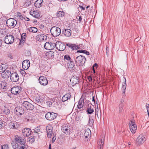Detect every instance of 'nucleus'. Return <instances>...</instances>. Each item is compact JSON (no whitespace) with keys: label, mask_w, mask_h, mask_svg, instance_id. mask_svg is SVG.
Masks as SVG:
<instances>
[{"label":"nucleus","mask_w":149,"mask_h":149,"mask_svg":"<svg viewBox=\"0 0 149 149\" xmlns=\"http://www.w3.org/2000/svg\"><path fill=\"white\" fill-rule=\"evenodd\" d=\"M84 53L85 54H86L87 55H88L89 54V52L85 50V52Z\"/></svg>","instance_id":"052dcab7"},{"label":"nucleus","mask_w":149,"mask_h":149,"mask_svg":"<svg viewBox=\"0 0 149 149\" xmlns=\"http://www.w3.org/2000/svg\"><path fill=\"white\" fill-rule=\"evenodd\" d=\"M71 97V95L69 93H67L64 95L62 97V100L63 102H65L69 99Z\"/></svg>","instance_id":"c85d7f7f"},{"label":"nucleus","mask_w":149,"mask_h":149,"mask_svg":"<svg viewBox=\"0 0 149 149\" xmlns=\"http://www.w3.org/2000/svg\"><path fill=\"white\" fill-rule=\"evenodd\" d=\"M79 78L76 76L72 77L70 80V83L72 86L78 84L79 82Z\"/></svg>","instance_id":"ddd939ff"},{"label":"nucleus","mask_w":149,"mask_h":149,"mask_svg":"<svg viewBox=\"0 0 149 149\" xmlns=\"http://www.w3.org/2000/svg\"><path fill=\"white\" fill-rule=\"evenodd\" d=\"M40 127L39 126H38L35 129L34 131L36 133H38V132H40Z\"/></svg>","instance_id":"49530a36"},{"label":"nucleus","mask_w":149,"mask_h":149,"mask_svg":"<svg viewBox=\"0 0 149 149\" xmlns=\"http://www.w3.org/2000/svg\"><path fill=\"white\" fill-rule=\"evenodd\" d=\"M93 72H94V73H95V70H94V68H93Z\"/></svg>","instance_id":"774afa93"},{"label":"nucleus","mask_w":149,"mask_h":149,"mask_svg":"<svg viewBox=\"0 0 149 149\" xmlns=\"http://www.w3.org/2000/svg\"><path fill=\"white\" fill-rule=\"evenodd\" d=\"M28 141L30 143H32L34 141V138L33 136H31L28 139Z\"/></svg>","instance_id":"c03bdc74"},{"label":"nucleus","mask_w":149,"mask_h":149,"mask_svg":"<svg viewBox=\"0 0 149 149\" xmlns=\"http://www.w3.org/2000/svg\"><path fill=\"white\" fill-rule=\"evenodd\" d=\"M16 123L15 122H11L9 123V126L11 128L15 129L16 128Z\"/></svg>","instance_id":"4c0bfd02"},{"label":"nucleus","mask_w":149,"mask_h":149,"mask_svg":"<svg viewBox=\"0 0 149 149\" xmlns=\"http://www.w3.org/2000/svg\"><path fill=\"white\" fill-rule=\"evenodd\" d=\"M55 43H49V42H46L44 46L45 49L51 50L52 49L55 47Z\"/></svg>","instance_id":"2eb2a0df"},{"label":"nucleus","mask_w":149,"mask_h":149,"mask_svg":"<svg viewBox=\"0 0 149 149\" xmlns=\"http://www.w3.org/2000/svg\"><path fill=\"white\" fill-rule=\"evenodd\" d=\"M6 24L8 27H14L17 24V21L14 19L11 18L7 20Z\"/></svg>","instance_id":"9b49d317"},{"label":"nucleus","mask_w":149,"mask_h":149,"mask_svg":"<svg viewBox=\"0 0 149 149\" xmlns=\"http://www.w3.org/2000/svg\"><path fill=\"white\" fill-rule=\"evenodd\" d=\"M97 66V65L96 63L95 64L93 67V69L94 68V67L95 66Z\"/></svg>","instance_id":"e2e57ef3"},{"label":"nucleus","mask_w":149,"mask_h":149,"mask_svg":"<svg viewBox=\"0 0 149 149\" xmlns=\"http://www.w3.org/2000/svg\"><path fill=\"white\" fill-rule=\"evenodd\" d=\"M91 131L90 129L87 128L86 129L84 133V135L86 138H87L90 136Z\"/></svg>","instance_id":"c756f323"},{"label":"nucleus","mask_w":149,"mask_h":149,"mask_svg":"<svg viewBox=\"0 0 149 149\" xmlns=\"http://www.w3.org/2000/svg\"><path fill=\"white\" fill-rule=\"evenodd\" d=\"M30 66V62L29 60H25L23 61L22 64L23 68L25 70H27Z\"/></svg>","instance_id":"aec40b11"},{"label":"nucleus","mask_w":149,"mask_h":149,"mask_svg":"<svg viewBox=\"0 0 149 149\" xmlns=\"http://www.w3.org/2000/svg\"><path fill=\"white\" fill-rule=\"evenodd\" d=\"M14 40V37L13 36L10 35H6L4 40V42L7 44H12Z\"/></svg>","instance_id":"39448f33"},{"label":"nucleus","mask_w":149,"mask_h":149,"mask_svg":"<svg viewBox=\"0 0 149 149\" xmlns=\"http://www.w3.org/2000/svg\"><path fill=\"white\" fill-rule=\"evenodd\" d=\"M56 117V114L54 113L49 112L45 115L46 118L48 120H52L55 119Z\"/></svg>","instance_id":"6e6552de"},{"label":"nucleus","mask_w":149,"mask_h":149,"mask_svg":"<svg viewBox=\"0 0 149 149\" xmlns=\"http://www.w3.org/2000/svg\"><path fill=\"white\" fill-rule=\"evenodd\" d=\"M15 140L16 142L20 143L19 148V149H26L28 148V146L25 144V141L21 137L16 136Z\"/></svg>","instance_id":"f257e3e1"},{"label":"nucleus","mask_w":149,"mask_h":149,"mask_svg":"<svg viewBox=\"0 0 149 149\" xmlns=\"http://www.w3.org/2000/svg\"><path fill=\"white\" fill-rule=\"evenodd\" d=\"M130 129L133 134L135 133L137 130V125L135 123L134 120H132L129 122Z\"/></svg>","instance_id":"0eeeda50"},{"label":"nucleus","mask_w":149,"mask_h":149,"mask_svg":"<svg viewBox=\"0 0 149 149\" xmlns=\"http://www.w3.org/2000/svg\"><path fill=\"white\" fill-rule=\"evenodd\" d=\"M66 45L68 46L72 50L77 49H79L78 46L74 44H72L70 43H67L66 44Z\"/></svg>","instance_id":"393cba45"},{"label":"nucleus","mask_w":149,"mask_h":149,"mask_svg":"<svg viewBox=\"0 0 149 149\" xmlns=\"http://www.w3.org/2000/svg\"><path fill=\"white\" fill-rule=\"evenodd\" d=\"M146 109H147V112H149V104H146Z\"/></svg>","instance_id":"603ef678"},{"label":"nucleus","mask_w":149,"mask_h":149,"mask_svg":"<svg viewBox=\"0 0 149 149\" xmlns=\"http://www.w3.org/2000/svg\"><path fill=\"white\" fill-rule=\"evenodd\" d=\"M123 109V106L122 104H120L119 105V111L120 113L122 112V110Z\"/></svg>","instance_id":"3c124183"},{"label":"nucleus","mask_w":149,"mask_h":149,"mask_svg":"<svg viewBox=\"0 0 149 149\" xmlns=\"http://www.w3.org/2000/svg\"><path fill=\"white\" fill-rule=\"evenodd\" d=\"M42 0H37L35 3V6L36 8H39L42 6Z\"/></svg>","instance_id":"7c9ffc66"},{"label":"nucleus","mask_w":149,"mask_h":149,"mask_svg":"<svg viewBox=\"0 0 149 149\" xmlns=\"http://www.w3.org/2000/svg\"><path fill=\"white\" fill-rule=\"evenodd\" d=\"M50 32L54 37H57L61 34V29L58 27L53 26L51 29Z\"/></svg>","instance_id":"f03ea898"},{"label":"nucleus","mask_w":149,"mask_h":149,"mask_svg":"<svg viewBox=\"0 0 149 149\" xmlns=\"http://www.w3.org/2000/svg\"><path fill=\"white\" fill-rule=\"evenodd\" d=\"M124 78L125 79V81L124 83L122 84V86L121 88V90L122 91V92L123 93H125V89L126 88V78L124 77Z\"/></svg>","instance_id":"473e14b6"},{"label":"nucleus","mask_w":149,"mask_h":149,"mask_svg":"<svg viewBox=\"0 0 149 149\" xmlns=\"http://www.w3.org/2000/svg\"><path fill=\"white\" fill-rule=\"evenodd\" d=\"M0 84L1 87L3 89H5L8 85L7 83L4 81H1Z\"/></svg>","instance_id":"f704fd0d"},{"label":"nucleus","mask_w":149,"mask_h":149,"mask_svg":"<svg viewBox=\"0 0 149 149\" xmlns=\"http://www.w3.org/2000/svg\"><path fill=\"white\" fill-rule=\"evenodd\" d=\"M36 37L38 40L40 41L46 40L47 39V36L45 35L42 34H40L38 35Z\"/></svg>","instance_id":"b1692460"},{"label":"nucleus","mask_w":149,"mask_h":149,"mask_svg":"<svg viewBox=\"0 0 149 149\" xmlns=\"http://www.w3.org/2000/svg\"><path fill=\"white\" fill-rule=\"evenodd\" d=\"M22 90V88L20 87L19 86L14 87L11 88V91L13 94H19L21 93Z\"/></svg>","instance_id":"f8f14e48"},{"label":"nucleus","mask_w":149,"mask_h":149,"mask_svg":"<svg viewBox=\"0 0 149 149\" xmlns=\"http://www.w3.org/2000/svg\"><path fill=\"white\" fill-rule=\"evenodd\" d=\"M69 62H70V63L68 62V65L69 69L72 71H74L75 69V65L74 64V63L72 62H71V61H70Z\"/></svg>","instance_id":"a878e982"},{"label":"nucleus","mask_w":149,"mask_h":149,"mask_svg":"<svg viewBox=\"0 0 149 149\" xmlns=\"http://www.w3.org/2000/svg\"><path fill=\"white\" fill-rule=\"evenodd\" d=\"M22 107L24 109L31 110L34 109V106L32 104L27 101H24L22 103Z\"/></svg>","instance_id":"423d86ee"},{"label":"nucleus","mask_w":149,"mask_h":149,"mask_svg":"<svg viewBox=\"0 0 149 149\" xmlns=\"http://www.w3.org/2000/svg\"><path fill=\"white\" fill-rule=\"evenodd\" d=\"M39 81L40 83L42 85H46L48 84V81L47 78L43 76L39 77Z\"/></svg>","instance_id":"f3484780"},{"label":"nucleus","mask_w":149,"mask_h":149,"mask_svg":"<svg viewBox=\"0 0 149 149\" xmlns=\"http://www.w3.org/2000/svg\"><path fill=\"white\" fill-rule=\"evenodd\" d=\"M93 106H91V105L90 104L89 106L88 105V108L87 112L88 113L91 114L94 111V110L93 108Z\"/></svg>","instance_id":"c9c22d12"},{"label":"nucleus","mask_w":149,"mask_h":149,"mask_svg":"<svg viewBox=\"0 0 149 149\" xmlns=\"http://www.w3.org/2000/svg\"><path fill=\"white\" fill-rule=\"evenodd\" d=\"M28 30L29 31L33 33L36 32L38 31V29L36 28L33 27L28 28Z\"/></svg>","instance_id":"e433bc0d"},{"label":"nucleus","mask_w":149,"mask_h":149,"mask_svg":"<svg viewBox=\"0 0 149 149\" xmlns=\"http://www.w3.org/2000/svg\"><path fill=\"white\" fill-rule=\"evenodd\" d=\"M65 15L64 12L62 11H60L58 12L57 13V16L59 17H63Z\"/></svg>","instance_id":"58836bf2"},{"label":"nucleus","mask_w":149,"mask_h":149,"mask_svg":"<svg viewBox=\"0 0 149 149\" xmlns=\"http://www.w3.org/2000/svg\"><path fill=\"white\" fill-rule=\"evenodd\" d=\"M49 149H51V144H49Z\"/></svg>","instance_id":"0e129e2a"},{"label":"nucleus","mask_w":149,"mask_h":149,"mask_svg":"<svg viewBox=\"0 0 149 149\" xmlns=\"http://www.w3.org/2000/svg\"><path fill=\"white\" fill-rule=\"evenodd\" d=\"M105 139L104 136L100 138L99 141L97 142L98 147L100 149H102L103 145L104 144V141Z\"/></svg>","instance_id":"5701e85b"},{"label":"nucleus","mask_w":149,"mask_h":149,"mask_svg":"<svg viewBox=\"0 0 149 149\" xmlns=\"http://www.w3.org/2000/svg\"><path fill=\"white\" fill-rule=\"evenodd\" d=\"M11 74L10 71L6 69L2 73V77L3 78L7 79L10 76Z\"/></svg>","instance_id":"6ab92c4d"},{"label":"nucleus","mask_w":149,"mask_h":149,"mask_svg":"<svg viewBox=\"0 0 149 149\" xmlns=\"http://www.w3.org/2000/svg\"><path fill=\"white\" fill-rule=\"evenodd\" d=\"M27 21H29V19L27 17H26V19H25Z\"/></svg>","instance_id":"69168bd1"},{"label":"nucleus","mask_w":149,"mask_h":149,"mask_svg":"<svg viewBox=\"0 0 149 149\" xmlns=\"http://www.w3.org/2000/svg\"><path fill=\"white\" fill-rule=\"evenodd\" d=\"M70 126H68L67 124L63 125L61 128L62 132L66 135H69L71 132Z\"/></svg>","instance_id":"1a4fd4ad"},{"label":"nucleus","mask_w":149,"mask_h":149,"mask_svg":"<svg viewBox=\"0 0 149 149\" xmlns=\"http://www.w3.org/2000/svg\"><path fill=\"white\" fill-rule=\"evenodd\" d=\"M54 52L51 51L47 52L46 54V56L49 58H52L54 57Z\"/></svg>","instance_id":"2f4dec72"},{"label":"nucleus","mask_w":149,"mask_h":149,"mask_svg":"<svg viewBox=\"0 0 149 149\" xmlns=\"http://www.w3.org/2000/svg\"><path fill=\"white\" fill-rule=\"evenodd\" d=\"M88 79L90 81H91L92 80V77L91 76H88Z\"/></svg>","instance_id":"6e6d98bb"},{"label":"nucleus","mask_w":149,"mask_h":149,"mask_svg":"<svg viewBox=\"0 0 149 149\" xmlns=\"http://www.w3.org/2000/svg\"><path fill=\"white\" fill-rule=\"evenodd\" d=\"M56 138V136H53L52 139V143H54L55 141V140Z\"/></svg>","instance_id":"864d4df0"},{"label":"nucleus","mask_w":149,"mask_h":149,"mask_svg":"<svg viewBox=\"0 0 149 149\" xmlns=\"http://www.w3.org/2000/svg\"><path fill=\"white\" fill-rule=\"evenodd\" d=\"M3 65H0V72H1L3 71Z\"/></svg>","instance_id":"4d7b16f0"},{"label":"nucleus","mask_w":149,"mask_h":149,"mask_svg":"<svg viewBox=\"0 0 149 149\" xmlns=\"http://www.w3.org/2000/svg\"><path fill=\"white\" fill-rule=\"evenodd\" d=\"M3 112L6 115L9 114L10 113V110L9 106L6 105L3 108Z\"/></svg>","instance_id":"cd10ccee"},{"label":"nucleus","mask_w":149,"mask_h":149,"mask_svg":"<svg viewBox=\"0 0 149 149\" xmlns=\"http://www.w3.org/2000/svg\"><path fill=\"white\" fill-rule=\"evenodd\" d=\"M146 140L145 136L141 134L139 135L136 139V142L137 144L140 145L143 144Z\"/></svg>","instance_id":"20e7f679"},{"label":"nucleus","mask_w":149,"mask_h":149,"mask_svg":"<svg viewBox=\"0 0 149 149\" xmlns=\"http://www.w3.org/2000/svg\"><path fill=\"white\" fill-rule=\"evenodd\" d=\"M75 120L77 123H80L81 121V118L80 116H76L75 118Z\"/></svg>","instance_id":"37998d69"},{"label":"nucleus","mask_w":149,"mask_h":149,"mask_svg":"<svg viewBox=\"0 0 149 149\" xmlns=\"http://www.w3.org/2000/svg\"><path fill=\"white\" fill-rule=\"evenodd\" d=\"M94 120L91 117L89 118V122L88 123V125L92 126L93 125L94 123Z\"/></svg>","instance_id":"79ce46f5"},{"label":"nucleus","mask_w":149,"mask_h":149,"mask_svg":"<svg viewBox=\"0 0 149 149\" xmlns=\"http://www.w3.org/2000/svg\"><path fill=\"white\" fill-rule=\"evenodd\" d=\"M26 37V34L23 33L22 34L21 39L20 40L19 45H21V43L24 42L25 41V40Z\"/></svg>","instance_id":"72a5a7b5"},{"label":"nucleus","mask_w":149,"mask_h":149,"mask_svg":"<svg viewBox=\"0 0 149 149\" xmlns=\"http://www.w3.org/2000/svg\"><path fill=\"white\" fill-rule=\"evenodd\" d=\"M11 144L12 147L14 149H17L18 147V145L17 143L14 141H12Z\"/></svg>","instance_id":"ea45409f"},{"label":"nucleus","mask_w":149,"mask_h":149,"mask_svg":"<svg viewBox=\"0 0 149 149\" xmlns=\"http://www.w3.org/2000/svg\"><path fill=\"white\" fill-rule=\"evenodd\" d=\"M53 128L51 125L48 124L46 127L47 136L48 138L51 137L52 134Z\"/></svg>","instance_id":"4468645a"},{"label":"nucleus","mask_w":149,"mask_h":149,"mask_svg":"<svg viewBox=\"0 0 149 149\" xmlns=\"http://www.w3.org/2000/svg\"><path fill=\"white\" fill-rule=\"evenodd\" d=\"M30 13L31 15L35 18H38L40 17L39 12L37 11H35L33 9L30 11Z\"/></svg>","instance_id":"412c9836"},{"label":"nucleus","mask_w":149,"mask_h":149,"mask_svg":"<svg viewBox=\"0 0 149 149\" xmlns=\"http://www.w3.org/2000/svg\"><path fill=\"white\" fill-rule=\"evenodd\" d=\"M1 40H0V47L1 46Z\"/></svg>","instance_id":"338daca9"},{"label":"nucleus","mask_w":149,"mask_h":149,"mask_svg":"<svg viewBox=\"0 0 149 149\" xmlns=\"http://www.w3.org/2000/svg\"><path fill=\"white\" fill-rule=\"evenodd\" d=\"M64 58L65 60L69 61L70 60V58L68 55H65L64 56Z\"/></svg>","instance_id":"de8ad7c7"},{"label":"nucleus","mask_w":149,"mask_h":149,"mask_svg":"<svg viewBox=\"0 0 149 149\" xmlns=\"http://www.w3.org/2000/svg\"><path fill=\"white\" fill-rule=\"evenodd\" d=\"M84 100L81 99L79 100L77 106V108L79 109V111L84 109L83 108L84 106Z\"/></svg>","instance_id":"4be33fe9"},{"label":"nucleus","mask_w":149,"mask_h":149,"mask_svg":"<svg viewBox=\"0 0 149 149\" xmlns=\"http://www.w3.org/2000/svg\"><path fill=\"white\" fill-rule=\"evenodd\" d=\"M10 79L11 81L16 82L19 79V76L16 72L11 73L10 75Z\"/></svg>","instance_id":"dca6fc26"},{"label":"nucleus","mask_w":149,"mask_h":149,"mask_svg":"<svg viewBox=\"0 0 149 149\" xmlns=\"http://www.w3.org/2000/svg\"><path fill=\"white\" fill-rule=\"evenodd\" d=\"M85 59L86 58L84 56L81 55L77 57L75 60L77 65L78 66L83 65L85 63Z\"/></svg>","instance_id":"7ed1b4c3"},{"label":"nucleus","mask_w":149,"mask_h":149,"mask_svg":"<svg viewBox=\"0 0 149 149\" xmlns=\"http://www.w3.org/2000/svg\"><path fill=\"white\" fill-rule=\"evenodd\" d=\"M99 109L98 108H97L95 110V116H97L98 118H99L98 116V114L99 112Z\"/></svg>","instance_id":"8fccbe9b"},{"label":"nucleus","mask_w":149,"mask_h":149,"mask_svg":"<svg viewBox=\"0 0 149 149\" xmlns=\"http://www.w3.org/2000/svg\"><path fill=\"white\" fill-rule=\"evenodd\" d=\"M2 149H9V147L8 145H4L1 146Z\"/></svg>","instance_id":"a18cd8bd"},{"label":"nucleus","mask_w":149,"mask_h":149,"mask_svg":"<svg viewBox=\"0 0 149 149\" xmlns=\"http://www.w3.org/2000/svg\"><path fill=\"white\" fill-rule=\"evenodd\" d=\"M63 33L66 36L69 37L71 34V31L70 29H65L63 31Z\"/></svg>","instance_id":"bb28decb"},{"label":"nucleus","mask_w":149,"mask_h":149,"mask_svg":"<svg viewBox=\"0 0 149 149\" xmlns=\"http://www.w3.org/2000/svg\"><path fill=\"white\" fill-rule=\"evenodd\" d=\"M106 50L107 53L109 51V48H108V47L107 46H106Z\"/></svg>","instance_id":"bf43d9fd"},{"label":"nucleus","mask_w":149,"mask_h":149,"mask_svg":"<svg viewBox=\"0 0 149 149\" xmlns=\"http://www.w3.org/2000/svg\"><path fill=\"white\" fill-rule=\"evenodd\" d=\"M80 8H81L82 10H85V8L84 7L82 6H81Z\"/></svg>","instance_id":"680f3d73"},{"label":"nucleus","mask_w":149,"mask_h":149,"mask_svg":"<svg viewBox=\"0 0 149 149\" xmlns=\"http://www.w3.org/2000/svg\"><path fill=\"white\" fill-rule=\"evenodd\" d=\"M85 52V50H79L77 51L78 52L82 53H84Z\"/></svg>","instance_id":"5fc2aeb1"},{"label":"nucleus","mask_w":149,"mask_h":149,"mask_svg":"<svg viewBox=\"0 0 149 149\" xmlns=\"http://www.w3.org/2000/svg\"><path fill=\"white\" fill-rule=\"evenodd\" d=\"M31 132V130L28 128H25L22 130V133L24 136H29Z\"/></svg>","instance_id":"a211bd4d"},{"label":"nucleus","mask_w":149,"mask_h":149,"mask_svg":"<svg viewBox=\"0 0 149 149\" xmlns=\"http://www.w3.org/2000/svg\"><path fill=\"white\" fill-rule=\"evenodd\" d=\"M55 45V47L59 51H63L65 49V45L61 42H57Z\"/></svg>","instance_id":"9d476101"},{"label":"nucleus","mask_w":149,"mask_h":149,"mask_svg":"<svg viewBox=\"0 0 149 149\" xmlns=\"http://www.w3.org/2000/svg\"><path fill=\"white\" fill-rule=\"evenodd\" d=\"M40 97V96L38 95V96H36L34 97V101L36 103H38L40 102H41Z\"/></svg>","instance_id":"a19ab883"},{"label":"nucleus","mask_w":149,"mask_h":149,"mask_svg":"<svg viewBox=\"0 0 149 149\" xmlns=\"http://www.w3.org/2000/svg\"><path fill=\"white\" fill-rule=\"evenodd\" d=\"M78 18L77 17V19H78L79 21L80 22H81V16H78Z\"/></svg>","instance_id":"13d9d810"},{"label":"nucleus","mask_w":149,"mask_h":149,"mask_svg":"<svg viewBox=\"0 0 149 149\" xmlns=\"http://www.w3.org/2000/svg\"><path fill=\"white\" fill-rule=\"evenodd\" d=\"M3 122L0 119V129L4 127Z\"/></svg>","instance_id":"09e8293b"}]
</instances>
